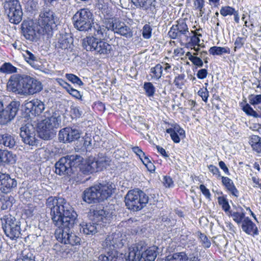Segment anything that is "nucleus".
I'll use <instances>...</instances> for the list:
<instances>
[{
  "label": "nucleus",
  "instance_id": "nucleus-1",
  "mask_svg": "<svg viewBox=\"0 0 261 261\" xmlns=\"http://www.w3.org/2000/svg\"><path fill=\"white\" fill-rule=\"evenodd\" d=\"M46 204L50 211L53 224L59 228L55 231L56 238L65 244L70 229L76 222L77 214L70 204L61 197H49Z\"/></svg>",
  "mask_w": 261,
  "mask_h": 261
},
{
  "label": "nucleus",
  "instance_id": "nucleus-2",
  "mask_svg": "<svg viewBox=\"0 0 261 261\" xmlns=\"http://www.w3.org/2000/svg\"><path fill=\"white\" fill-rule=\"evenodd\" d=\"M158 248L153 246L146 249L144 242H140L128 248L129 261H154L157 255Z\"/></svg>",
  "mask_w": 261,
  "mask_h": 261
},
{
  "label": "nucleus",
  "instance_id": "nucleus-3",
  "mask_svg": "<svg viewBox=\"0 0 261 261\" xmlns=\"http://www.w3.org/2000/svg\"><path fill=\"white\" fill-rule=\"evenodd\" d=\"M230 215L233 220L246 233L253 237L258 234V230L256 224L248 217L245 216L242 207H236V211L230 212Z\"/></svg>",
  "mask_w": 261,
  "mask_h": 261
},
{
  "label": "nucleus",
  "instance_id": "nucleus-4",
  "mask_svg": "<svg viewBox=\"0 0 261 261\" xmlns=\"http://www.w3.org/2000/svg\"><path fill=\"white\" fill-rule=\"evenodd\" d=\"M2 227L7 237L11 240H16L20 238L21 222L14 216L7 214L0 219Z\"/></svg>",
  "mask_w": 261,
  "mask_h": 261
},
{
  "label": "nucleus",
  "instance_id": "nucleus-5",
  "mask_svg": "<svg viewBox=\"0 0 261 261\" xmlns=\"http://www.w3.org/2000/svg\"><path fill=\"white\" fill-rule=\"evenodd\" d=\"M148 199V196L143 191L135 189L127 192L125 197V203L129 210L139 211L146 205Z\"/></svg>",
  "mask_w": 261,
  "mask_h": 261
},
{
  "label": "nucleus",
  "instance_id": "nucleus-6",
  "mask_svg": "<svg viewBox=\"0 0 261 261\" xmlns=\"http://www.w3.org/2000/svg\"><path fill=\"white\" fill-rule=\"evenodd\" d=\"M82 46L87 51L102 56L109 55L112 50L111 45L93 36L86 37L83 39Z\"/></svg>",
  "mask_w": 261,
  "mask_h": 261
},
{
  "label": "nucleus",
  "instance_id": "nucleus-7",
  "mask_svg": "<svg viewBox=\"0 0 261 261\" xmlns=\"http://www.w3.org/2000/svg\"><path fill=\"white\" fill-rule=\"evenodd\" d=\"M60 123L61 116L56 113L40 121L38 123V129L40 138L46 140L51 139L54 135L53 129L58 128Z\"/></svg>",
  "mask_w": 261,
  "mask_h": 261
},
{
  "label": "nucleus",
  "instance_id": "nucleus-8",
  "mask_svg": "<svg viewBox=\"0 0 261 261\" xmlns=\"http://www.w3.org/2000/svg\"><path fill=\"white\" fill-rule=\"evenodd\" d=\"M57 21V17L53 10L46 7L41 9L37 23L43 30L47 37L52 35L54 25Z\"/></svg>",
  "mask_w": 261,
  "mask_h": 261
},
{
  "label": "nucleus",
  "instance_id": "nucleus-9",
  "mask_svg": "<svg viewBox=\"0 0 261 261\" xmlns=\"http://www.w3.org/2000/svg\"><path fill=\"white\" fill-rule=\"evenodd\" d=\"M72 20L74 28L80 31H88L94 24L93 14L88 9L77 11L73 16Z\"/></svg>",
  "mask_w": 261,
  "mask_h": 261
},
{
  "label": "nucleus",
  "instance_id": "nucleus-10",
  "mask_svg": "<svg viewBox=\"0 0 261 261\" xmlns=\"http://www.w3.org/2000/svg\"><path fill=\"white\" fill-rule=\"evenodd\" d=\"M5 12L9 21L18 24L21 20L23 12L21 6L18 0H5L3 3Z\"/></svg>",
  "mask_w": 261,
  "mask_h": 261
},
{
  "label": "nucleus",
  "instance_id": "nucleus-11",
  "mask_svg": "<svg viewBox=\"0 0 261 261\" xmlns=\"http://www.w3.org/2000/svg\"><path fill=\"white\" fill-rule=\"evenodd\" d=\"M21 30L24 38L32 42H37L41 36L46 35L37 22L24 21L21 24Z\"/></svg>",
  "mask_w": 261,
  "mask_h": 261
},
{
  "label": "nucleus",
  "instance_id": "nucleus-12",
  "mask_svg": "<svg viewBox=\"0 0 261 261\" xmlns=\"http://www.w3.org/2000/svg\"><path fill=\"white\" fill-rule=\"evenodd\" d=\"M173 24L168 32V37L171 39H177L181 45L183 44L184 37L188 38L189 28L183 19L179 20Z\"/></svg>",
  "mask_w": 261,
  "mask_h": 261
},
{
  "label": "nucleus",
  "instance_id": "nucleus-13",
  "mask_svg": "<svg viewBox=\"0 0 261 261\" xmlns=\"http://www.w3.org/2000/svg\"><path fill=\"white\" fill-rule=\"evenodd\" d=\"M19 104L12 101L5 108H3L0 114V124L6 125L10 122L16 116L19 110Z\"/></svg>",
  "mask_w": 261,
  "mask_h": 261
},
{
  "label": "nucleus",
  "instance_id": "nucleus-14",
  "mask_svg": "<svg viewBox=\"0 0 261 261\" xmlns=\"http://www.w3.org/2000/svg\"><path fill=\"white\" fill-rule=\"evenodd\" d=\"M81 134V130L79 129L66 127L59 131L58 139L60 142L71 143L79 139Z\"/></svg>",
  "mask_w": 261,
  "mask_h": 261
},
{
  "label": "nucleus",
  "instance_id": "nucleus-15",
  "mask_svg": "<svg viewBox=\"0 0 261 261\" xmlns=\"http://www.w3.org/2000/svg\"><path fill=\"white\" fill-rule=\"evenodd\" d=\"M20 136L23 142L29 145L34 146L37 144L35 127L31 124H27L20 128Z\"/></svg>",
  "mask_w": 261,
  "mask_h": 261
},
{
  "label": "nucleus",
  "instance_id": "nucleus-16",
  "mask_svg": "<svg viewBox=\"0 0 261 261\" xmlns=\"http://www.w3.org/2000/svg\"><path fill=\"white\" fill-rule=\"evenodd\" d=\"M23 94L33 95L40 92L42 89V85L40 82L31 77L30 76L24 77Z\"/></svg>",
  "mask_w": 261,
  "mask_h": 261
},
{
  "label": "nucleus",
  "instance_id": "nucleus-17",
  "mask_svg": "<svg viewBox=\"0 0 261 261\" xmlns=\"http://www.w3.org/2000/svg\"><path fill=\"white\" fill-rule=\"evenodd\" d=\"M17 185L16 180L11 178L9 174L0 171V191L2 192L5 194L10 193L17 187Z\"/></svg>",
  "mask_w": 261,
  "mask_h": 261
},
{
  "label": "nucleus",
  "instance_id": "nucleus-18",
  "mask_svg": "<svg viewBox=\"0 0 261 261\" xmlns=\"http://www.w3.org/2000/svg\"><path fill=\"white\" fill-rule=\"evenodd\" d=\"M98 186L95 185L86 189L83 193V200L88 203H95L101 201L98 192Z\"/></svg>",
  "mask_w": 261,
  "mask_h": 261
},
{
  "label": "nucleus",
  "instance_id": "nucleus-19",
  "mask_svg": "<svg viewBox=\"0 0 261 261\" xmlns=\"http://www.w3.org/2000/svg\"><path fill=\"white\" fill-rule=\"evenodd\" d=\"M108 28L115 33L120 34L126 38H131L133 36V32L130 28L123 22L115 21L114 22L110 23L109 27Z\"/></svg>",
  "mask_w": 261,
  "mask_h": 261
},
{
  "label": "nucleus",
  "instance_id": "nucleus-20",
  "mask_svg": "<svg viewBox=\"0 0 261 261\" xmlns=\"http://www.w3.org/2000/svg\"><path fill=\"white\" fill-rule=\"evenodd\" d=\"M26 111L35 115H40L44 110L45 106L43 102L38 99H34L24 103Z\"/></svg>",
  "mask_w": 261,
  "mask_h": 261
},
{
  "label": "nucleus",
  "instance_id": "nucleus-21",
  "mask_svg": "<svg viewBox=\"0 0 261 261\" xmlns=\"http://www.w3.org/2000/svg\"><path fill=\"white\" fill-rule=\"evenodd\" d=\"M98 186L99 197L101 201L111 197L115 190V185L112 182H102L97 185Z\"/></svg>",
  "mask_w": 261,
  "mask_h": 261
},
{
  "label": "nucleus",
  "instance_id": "nucleus-22",
  "mask_svg": "<svg viewBox=\"0 0 261 261\" xmlns=\"http://www.w3.org/2000/svg\"><path fill=\"white\" fill-rule=\"evenodd\" d=\"M55 172L59 175H71L73 169L69 165L66 156L61 158L55 164Z\"/></svg>",
  "mask_w": 261,
  "mask_h": 261
},
{
  "label": "nucleus",
  "instance_id": "nucleus-23",
  "mask_svg": "<svg viewBox=\"0 0 261 261\" xmlns=\"http://www.w3.org/2000/svg\"><path fill=\"white\" fill-rule=\"evenodd\" d=\"M93 221L97 223L101 222L103 223H109L112 219V213L101 208H96L93 212Z\"/></svg>",
  "mask_w": 261,
  "mask_h": 261
},
{
  "label": "nucleus",
  "instance_id": "nucleus-24",
  "mask_svg": "<svg viewBox=\"0 0 261 261\" xmlns=\"http://www.w3.org/2000/svg\"><path fill=\"white\" fill-rule=\"evenodd\" d=\"M101 224L97 223L94 221L88 223L83 222L80 224V232L86 235H94L97 232L98 230L101 227Z\"/></svg>",
  "mask_w": 261,
  "mask_h": 261
},
{
  "label": "nucleus",
  "instance_id": "nucleus-25",
  "mask_svg": "<svg viewBox=\"0 0 261 261\" xmlns=\"http://www.w3.org/2000/svg\"><path fill=\"white\" fill-rule=\"evenodd\" d=\"M166 132L170 134L171 139L175 143L180 142V138L185 137V130L177 124H174L172 127L167 129Z\"/></svg>",
  "mask_w": 261,
  "mask_h": 261
},
{
  "label": "nucleus",
  "instance_id": "nucleus-26",
  "mask_svg": "<svg viewBox=\"0 0 261 261\" xmlns=\"http://www.w3.org/2000/svg\"><path fill=\"white\" fill-rule=\"evenodd\" d=\"M131 1L137 8L146 11H152L155 9L156 4L155 0H131Z\"/></svg>",
  "mask_w": 261,
  "mask_h": 261
},
{
  "label": "nucleus",
  "instance_id": "nucleus-27",
  "mask_svg": "<svg viewBox=\"0 0 261 261\" xmlns=\"http://www.w3.org/2000/svg\"><path fill=\"white\" fill-rule=\"evenodd\" d=\"M0 145L10 149L13 148L16 145V137L8 133L0 134Z\"/></svg>",
  "mask_w": 261,
  "mask_h": 261
},
{
  "label": "nucleus",
  "instance_id": "nucleus-28",
  "mask_svg": "<svg viewBox=\"0 0 261 261\" xmlns=\"http://www.w3.org/2000/svg\"><path fill=\"white\" fill-rule=\"evenodd\" d=\"M16 160V155L11 151L0 149V165L1 164H13Z\"/></svg>",
  "mask_w": 261,
  "mask_h": 261
},
{
  "label": "nucleus",
  "instance_id": "nucleus-29",
  "mask_svg": "<svg viewBox=\"0 0 261 261\" xmlns=\"http://www.w3.org/2000/svg\"><path fill=\"white\" fill-rule=\"evenodd\" d=\"M96 164L94 163V158H89L84 164L80 167V172L84 174H89L96 172Z\"/></svg>",
  "mask_w": 261,
  "mask_h": 261
},
{
  "label": "nucleus",
  "instance_id": "nucleus-30",
  "mask_svg": "<svg viewBox=\"0 0 261 261\" xmlns=\"http://www.w3.org/2000/svg\"><path fill=\"white\" fill-rule=\"evenodd\" d=\"M24 77H14L10 79L8 82L9 86L13 91L23 93Z\"/></svg>",
  "mask_w": 261,
  "mask_h": 261
},
{
  "label": "nucleus",
  "instance_id": "nucleus-31",
  "mask_svg": "<svg viewBox=\"0 0 261 261\" xmlns=\"http://www.w3.org/2000/svg\"><path fill=\"white\" fill-rule=\"evenodd\" d=\"M72 42V38L69 34H60L56 47L62 49L70 47Z\"/></svg>",
  "mask_w": 261,
  "mask_h": 261
},
{
  "label": "nucleus",
  "instance_id": "nucleus-32",
  "mask_svg": "<svg viewBox=\"0 0 261 261\" xmlns=\"http://www.w3.org/2000/svg\"><path fill=\"white\" fill-rule=\"evenodd\" d=\"M116 234L109 235L102 242V245L103 248H108L109 250H113L117 246L118 238Z\"/></svg>",
  "mask_w": 261,
  "mask_h": 261
},
{
  "label": "nucleus",
  "instance_id": "nucleus-33",
  "mask_svg": "<svg viewBox=\"0 0 261 261\" xmlns=\"http://www.w3.org/2000/svg\"><path fill=\"white\" fill-rule=\"evenodd\" d=\"M109 27V24H107L106 26L100 25L99 24L96 23L93 24V34L98 39H101L102 38H105L107 37V31L111 30L109 29L108 27Z\"/></svg>",
  "mask_w": 261,
  "mask_h": 261
},
{
  "label": "nucleus",
  "instance_id": "nucleus-34",
  "mask_svg": "<svg viewBox=\"0 0 261 261\" xmlns=\"http://www.w3.org/2000/svg\"><path fill=\"white\" fill-rule=\"evenodd\" d=\"M223 185L232 195L238 197L239 191L234 185L232 180L227 177L221 176Z\"/></svg>",
  "mask_w": 261,
  "mask_h": 261
},
{
  "label": "nucleus",
  "instance_id": "nucleus-35",
  "mask_svg": "<svg viewBox=\"0 0 261 261\" xmlns=\"http://www.w3.org/2000/svg\"><path fill=\"white\" fill-rule=\"evenodd\" d=\"M25 61L35 69H39L40 65L37 63L38 58L28 50H24L22 53Z\"/></svg>",
  "mask_w": 261,
  "mask_h": 261
},
{
  "label": "nucleus",
  "instance_id": "nucleus-36",
  "mask_svg": "<svg viewBox=\"0 0 261 261\" xmlns=\"http://www.w3.org/2000/svg\"><path fill=\"white\" fill-rule=\"evenodd\" d=\"M69 165H70V167H76L82 165L84 159L82 156L77 154H73L70 155L66 156Z\"/></svg>",
  "mask_w": 261,
  "mask_h": 261
},
{
  "label": "nucleus",
  "instance_id": "nucleus-37",
  "mask_svg": "<svg viewBox=\"0 0 261 261\" xmlns=\"http://www.w3.org/2000/svg\"><path fill=\"white\" fill-rule=\"evenodd\" d=\"M249 143L254 151L257 153L261 152L260 137L257 135H252L250 137Z\"/></svg>",
  "mask_w": 261,
  "mask_h": 261
},
{
  "label": "nucleus",
  "instance_id": "nucleus-38",
  "mask_svg": "<svg viewBox=\"0 0 261 261\" xmlns=\"http://www.w3.org/2000/svg\"><path fill=\"white\" fill-rule=\"evenodd\" d=\"M188 259L187 254L185 252H180L168 255L165 261H187Z\"/></svg>",
  "mask_w": 261,
  "mask_h": 261
},
{
  "label": "nucleus",
  "instance_id": "nucleus-39",
  "mask_svg": "<svg viewBox=\"0 0 261 261\" xmlns=\"http://www.w3.org/2000/svg\"><path fill=\"white\" fill-rule=\"evenodd\" d=\"M163 72V67L158 64L154 67L150 68V76L151 79L155 80H159L162 76Z\"/></svg>",
  "mask_w": 261,
  "mask_h": 261
},
{
  "label": "nucleus",
  "instance_id": "nucleus-40",
  "mask_svg": "<svg viewBox=\"0 0 261 261\" xmlns=\"http://www.w3.org/2000/svg\"><path fill=\"white\" fill-rule=\"evenodd\" d=\"M209 53L213 56H221L223 54H230V49L228 47H220L214 46L211 47L209 50Z\"/></svg>",
  "mask_w": 261,
  "mask_h": 261
},
{
  "label": "nucleus",
  "instance_id": "nucleus-41",
  "mask_svg": "<svg viewBox=\"0 0 261 261\" xmlns=\"http://www.w3.org/2000/svg\"><path fill=\"white\" fill-rule=\"evenodd\" d=\"M192 33L193 34V35L191 37L190 40L187 44V46L188 47H192V46H200L199 42H200V37L202 36V35L200 33H198L196 31H192Z\"/></svg>",
  "mask_w": 261,
  "mask_h": 261
},
{
  "label": "nucleus",
  "instance_id": "nucleus-42",
  "mask_svg": "<svg viewBox=\"0 0 261 261\" xmlns=\"http://www.w3.org/2000/svg\"><path fill=\"white\" fill-rule=\"evenodd\" d=\"M0 72L4 74H12L17 72V68L10 62H5L1 66Z\"/></svg>",
  "mask_w": 261,
  "mask_h": 261
},
{
  "label": "nucleus",
  "instance_id": "nucleus-43",
  "mask_svg": "<svg viewBox=\"0 0 261 261\" xmlns=\"http://www.w3.org/2000/svg\"><path fill=\"white\" fill-rule=\"evenodd\" d=\"M143 88L147 96L149 97H153L155 91V88L152 83L145 82Z\"/></svg>",
  "mask_w": 261,
  "mask_h": 261
},
{
  "label": "nucleus",
  "instance_id": "nucleus-44",
  "mask_svg": "<svg viewBox=\"0 0 261 261\" xmlns=\"http://www.w3.org/2000/svg\"><path fill=\"white\" fill-rule=\"evenodd\" d=\"M94 163L96 164L95 166L96 172L102 170L109 165L108 161L105 158H100L97 160L94 158Z\"/></svg>",
  "mask_w": 261,
  "mask_h": 261
},
{
  "label": "nucleus",
  "instance_id": "nucleus-45",
  "mask_svg": "<svg viewBox=\"0 0 261 261\" xmlns=\"http://www.w3.org/2000/svg\"><path fill=\"white\" fill-rule=\"evenodd\" d=\"M135 127L137 128L139 130H146L149 128L148 124L145 122V120L141 116H138L135 118Z\"/></svg>",
  "mask_w": 261,
  "mask_h": 261
},
{
  "label": "nucleus",
  "instance_id": "nucleus-46",
  "mask_svg": "<svg viewBox=\"0 0 261 261\" xmlns=\"http://www.w3.org/2000/svg\"><path fill=\"white\" fill-rule=\"evenodd\" d=\"M218 202L219 205L222 206V209L226 212L227 213L228 216H231L230 215V212H235L236 211H229L230 206L226 198L224 197H219L218 198Z\"/></svg>",
  "mask_w": 261,
  "mask_h": 261
},
{
  "label": "nucleus",
  "instance_id": "nucleus-47",
  "mask_svg": "<svg viewBox=\"0 0 261 261\" xmlns=\"http://www.w3.org/2000/svg\"><path fill=\"white\" fill-rule=\"evenodd\" d=\"M67 239L65 244H69L71 246L77 245L81 241V239L79 237L70 232V231H69Z\"/></svg>",
  "mask_w": 261,
  "mask_h": 261
},
{
  "label": "nucleus",
  "instance_id": "nucleus-48",
  "mask_svg": "<svg viewBox=\"0 0 261 261\" xmlns=\"http://www.w3.org/2000/svg\"><path fill=\"white\" fill-rule=\"evenodd\" d=\"M152 28L149 24H145L142 30V36L144 39H148L151 38Z\"/></svg>",
  "mask_w": 261,
  "mask_h": 261
},
{
  "label": "nucleus",
  "instance_id": "nucleus-49",
  "mask_svg": "<svg viewBox=\"0 0 261 261\" xmlns=\"http://www.w3.org/2000/svg\"><path fill=\"white\" fill-rule=\"evenodd\" d=\"M65 77L73 84H76L79 86H82L84 84L81 79L73 74L67 73L65 74Z\"/></svg>",
  "mask_w": 261,
  "mask_h": 261
},
{
  "label": "nucleus",
  "instance_id": "nucleus-50",
  "mask_svg": "<svg viewBox=\"0 0 261 261\" xmlns=\"http://www.w3.org/2000/svg\"><path fill=\"white\" fill-rule=\"evenodd\" d=\"M235 11L236 10L233 8L227 6L221 7L220 10V13L223 16L225 17L228 15H232Z\"/></svg>",
  "mask_w": 261,
  "mask_h": 261
},
{
  "label": "nucleus",
  "instance_id": "nucleus-51",
  "mask_svg": "<svg viewBox=\"0 0 261 261\" xmlns=\"http://www.w3.org/2000/svg\"><path fill=\"white\" fill-rule=\"evenodd\" d=\"M198 234L199 239H200L202 246L204 248H209L211 246V243L206 235L199 232L198 233Z\"/></svg>",
  "mask_w": 261,
  "mask_h": 261
},
{
  "label": "nucleus",
  "instance_id": "nucleus-52",
  "mask_svg": "<svg viewBox=\"0 0 261 261\" xmlns=\"http://www.w3.org/2000/svg\"><path fill=\"white\" fill-rule=\"evenodd\" d=\"M185 75L180 74L175 77L174 83L175 85L178 88L181 89L184 85Z\"/></svg>",
  "mask_w": 261,
  "mask_h": 261
},
{
  "label": "nucleus",
  "instance_id": "nucleus-53",
  "mask_svg": "<svg viewBox=\"0 0 261 261\" xmlns=\"http://www.w3.org/2000/svg\"><path fill=\"white\" fill-rule=\"evenodd\" d=\"M243 110L247 114L252 116L255 118H258V114H257L249 104H246L243 108Z\"/></svg>",
  "mask_w": 261,
  "mask_h": 261
},
{
  "label": "nucleus",
  "instance_id": "nucleus-54",
  "mask_svg": "<svg viewBox=\"0 0 261 261\" xmlns=\"http://www.w3.org/2000/svg\"><path fill=\"white\" fill-rule=\"evenodd\" d=\"M67 92L73 97L82 100L83 95L80 93V91H79L76 89L73 88L72 87H71V86H70V88L68 89H67Z\"/></svg>",
  "mask_w": 261,
  "mask_h": 261
},
{
  "label": "nucleus",
  "instance_id": "nucleus-55",
  "mask_svg": "<svg viewBox=\"0 0 261 261\" xmlns=\"http://www.w3.org/2000/svg\"><path fill=\"white\" fill-rule=\"evenodd\" d=\"M249 101L252 105L255 106L261 103V95H251L249 96Z\"/></svg>",
  "mask_w": 261,
  "mask_h": 261
},
{
  "label": "nucleus",
  "instance_id": "nucleus-56",
  "mask_svg": "<svg viewBox=\"0 0 261 261\" xmlns=\"http://www.w3.org/2000/svg\"><path fill=\"white\" fill-rule=\"evenodd\" d=\"M245 40L246 39L244 37H237L234 42V50L236 51L237 49H240L245 44Z\"/></svg>",
  "mask_w": 261,
  "mask_h": 261
},
{
  "label": "nucleus",
  "instance_id": "nucleus-57",
  "mask_svg": "<svg viewBox=\"0 0 261 261\" xmlns=\"http://www.w3.org/2000/svg\"><path fill=\"white\" fill-rule=\"evenodd\" d=\"M198 94L201 97L202 100L204 102H207L209 94L208 91L206 88L204 89H200L198 92Z\"/></svg>",
  "mask_w": 261,
  "mask_h": 261
},
{
  "label": "nucleus",
  "instance_id": "nucleus-58",
  "mask_svg": "<svg viewBox=\"0 0 261 261\" xmlns=\"http://www.w3.org/2000/svg\"><path fill=\"white\" fill-rule=\"evenodd\" d=\"M113 254H110L109 251H108L107 255L101 254L98 257L97 261H110Z\"/></svg>",
  "mask_w": 261,
  "mask_h": 261
},
{
  "label": "nucleus",
  "instance_id": "nucleus-59",
  "mask_svg": "<svg viewBox=\"0 0 261 261\" xmlns=\"http://www.w3.org/2000/svg\"><path fill=\"white\" fill-rule=\"evenodd\" d=\"M194 65L199 67H201L203 65V62L202 59L200 58L195 56L194 58H192V61H191Z\"/></svg>",
  "mask_w": 261,
  "mask_h": 261
},
{
  "label": "nucleus",
  "instance_id": "nucleus-60",
  "mask_svg": "<svg viewBox=\"0 0 261 261\" xmlns=\"http://www.w3.org/2000/svg\"><path fill=\"white\" fill-rule=\"evenodd\" d=\"M210 171L214 174L216 175L218 177H221L220 172L219 169L213 165H211L208 167Z\"/></svg>",
  "mask_w": 261,
  "mask_h": 261
},
{
  "label": "nucleus",
  "instance_id": "nucleus-61",
  "mask_svg": "<svg viewBox=\"0 0 261 261\" xmlns=\"http://www.w3.org/2000/svg\"><path fill=\"white\" fill-rule=\"evenodd\" d=\"M199 189L202 194L208 199H210L211 197V193L208 189H207L205 186L203 185H200L199 187Z\"/></svg>",
  "mask_w": 261,
  "mask_h": 261
},
{
  "label": "nucleus",
  "instance_id": "nucleus-62",
  "mask_svg": "<svg viewBox=\"0 0 261 261\" xmlns=\"http://www.w3.org/2000/svg\"><path fill=\"white\" fill-rule=\"evenodd\" d=\"M207 71L206 69H201L197 73V76L199 79L205 78L207 75Z\"/></svg>",
  "mask_w": 261,
  "mask_h": 261
},
{
  "label": "nucleus",
  "instance_id": "nucleus-63",
  "mask_svg": "<svg viewBox=\"0 0 261 261\" xmlns=\"http://www.w3.org/2000/svg\"><path fill=\"white\" fill-rule=\"evenodd\" d=\"M110 258V261H126V258L124 257V255L122 254L119 255L113 254L112 257Z\"/></svg>",
  "mask_w": 261,
  "mask_h": 261
},
{
  "label": "nucleus",
  "instance_id": "nucleus-64",
  "mask_svg": "<svg viewBox=\"0 0 261 261\" xmlns=\"http://www.w3.org/2000/svg\"><path fill=\"white\" fill-rule=\"evenodd\" d=\"M133 151L138 156L139 158L144 156V152L138 146H134L132 147Z\"/></svg>",
  "mask_w": 261,
  "mask_h": 261
}]
</instances>
